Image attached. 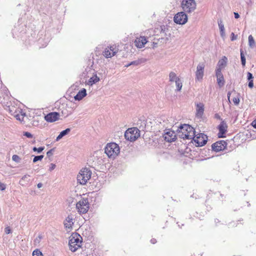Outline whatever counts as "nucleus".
<instances>
[{"mask_svg":"<svg viewBox=\"0 0 256 256\" xmlns=\"http://www.w3.org/2000/svg\"><path fill=\"white\" fill-rule=\"evenodd\" d=\"M86 90L85 88H82L78 94L74 96V98L76 100H80L86 96Z\"/></svg>","mask_w":256,"mask_h":256,"instance_id":"nucleus-20","label":"nucleus"},{"mask_svg":"<svg viewBox=\"0 0 256 256\" xmlns=\"http://www.w3.org/2000/svg\"><path fill=\"white\" fill-rule=\"evenodd\" d=\"M150 242H152V244H156V239H152V240H151Z\"/></svg>","mask_w":256,"mask_h":256,"instance_id":"nucleus-50","label":"nucleus"},{"mask_svg":"<svg viewBox=\"0 0 256 256\" xmlns=\"http://www.w3.org/2000/svg\"><path fill=\"white\" fill-rule=\"evenodd\" d=\"M247 78L248 80H252L254 78L252 74L250 72H248L247 74Z\"/></svg>","mask_w":256,"mask_h":256,"instance_id":"nucleus-41","label":"nucleus"},{"mask_svg":"<svg viewBox=\"0 0 256 256\" xmlns=\"http://www.w3.org/2000/svg\"><path fill=\"white\" fill-rule=\"evenodd\" d=\"M56 164H50V168H49V170L50 171H52V170H54L55 168H56Z\"/></svg>","mask_w":256,"mask_h":256,"instance_id":"nucleus-42","label":"nucleus"},{"mask_svg":"<svg viewBox=\"0 0 256 256\" xmlns=\"http://www.w3.org/2000/svg\"><path fill=\"white\" fill-rule=\"evenodd\" d=\"M163 138L166 141L170 142L176 140V134L173 130H168L163 134Z\"/></svg>","mask_w":256,"mask_h":256,"instance_id":"nucleus-14","label":"nucleus"},{"mask_svg":"<svg viewBox=\"0 0 256 256\" xmlns=\"http://www.w3.org/2000/svg\"><path fill=\"white\" fill-rule=\"evenodd\" d=\"M48 156H50L52 155V150H50L49 151H48L46 153Z\"/></svg>","mask_w":256,"mask_h":256,"instance_id":"nucleus-47","label":"nucleus"},{"mask_svg":"<svg viewBox=\"0 0 256 256\" xmlns=\"http://www.w3.org/2000/svg\"><path fill=\"white\" fill-rule=\"evenodd\" d=\"M138 64H139V62H138L134 61V62H131L130 64H128L126 66L128 67V66H130V65H133V64L138 65Z\"/></svg>","mask_w":256,"mask_h":256,"instance_id":"nucleus-45","label":"nucleus"},{"mask_svg":"<svg viewBox=\"0 0 256 256\" xmlns=\"http://www.w3.org/2000/svg\"><path fill=\"white\" fill-rule=\"evenodd\" d=\"M37 186L38 188H41L42 186V183H38Z\"/></svg>","mask_w":256,"mask_h":256,"instance_id":"nucleus-51","label":"nucleus"},{"mask_svg":"<svg viewBox=\"0 0 256 256\" xmlns=\"http://www.w3.org/2000/svg\"><path fill=\"white\" fill-rule=\"evenodd\" d=\"M82 239L80 236L78 234H74L70 237L68 244L72 252H75L81 246Z\"/></svg>","mask_w":256,"mask_h":256,"instance_id":"nucleus-4","label":"nucleus"},{"mask_svg":"<svg viewBox=\"0 0 256 256\" xmlns=\"http://www.w3.org/2000/svg\"><path fill=\"white\" fill-rule=\"evenodd\" d=\"M4 231H5L6 234H9L11 232V230L10 228V227L6 228Z\"/></svg>","mask_w":256,"mask_h":256,"instance_id":"nucleus-44","label":"nucleus"},{"mask_svg":"<svg viewBox=\"0 0 256 256\" xmlns=\"http://www.w3.org/2000/svg\"><path fill=\"white\" fill-rule=\"evenodd\" d=\"M205 65L204 62H200L196 67V80L198 81L202 80L204 75V68Z\"/></svg>","mask_w":256,"mask_h":256,"instance_id":"nucleus-13","label":"nucleus"},{"mask_svg":"<svg viewBox=\"0 0 256 256\" xmlns=\"http://www.w3.org/2000/svg\"><path fill=\"white\" fill-rule=\"evenodd\" d=\"M181 6L184 12L191 13L196 9V4L194 0H182Z\"/></svg>","mask_w":256,"mask_h":256,"instance_id":"nucleus-6","label":"nucleus"},{"mask_svg":"<svg viewBox=\"0 0 256 256\" xmlns=\"http://www.w3.org/2000/svg\"><path fill=\"white\" fill-rule=\"evenodd\" d=\"M75 216L72 214H68L64 222V228L67 230H70L74 222Z\"/></svg>","mask_w":256,"mask_h":256,"instance_id":"nucleus-12","label":"nucleus"},{"mask_svg":"<svg viewBox=\"0 0 256 256\" xmlns=\"http://www.w3.org/2000/svg\"><path fill=\"white\" fill-rule=\"evenodd\" d=\"M9 111L10 113L16 118L17 120L20 121H22L24 120L26 114L22 112L21 109L12 106V108H10Z\"/></svg>","mask_w":256,"mask_h":256,"instance_id":"nucleus-11","label":"nucleus"},{"mask_svg":"<svg viewBox=\"0 0 256 256\" xmlns=\"http://www.w3.org/2000/svg\"><path fill=\"white\" fill-rule=\"evenodd\" d=\"M60 114L57 112H52L46 114L45 117V120L50 122H54L60 119Z\"/></svg>","mask_w":256,"mask_h":256,"instance_id":"nucleus-15","label":"nucleus"},{"mask_svg":"<svg viewBox=\"0 0 256 256\" xmlns=\"http://www.w3.org/2000/svg\"><path fill=\"white\" fill-rule=\"evenodd\" d=\"M140 136V130L136 128H129L124 134L125 138L130 142L135 141Z\"/></svg>","mask_w":256,"mask_h":256,"instance_id":"nucleus-5","label":"nucleus"},{"mask_svg":"<svg viewBox=\"0 0 256 256\" xmlns=\"http://www.w3.org/2000/svg\"><path fill=\"white\" fill-rule=\"evenodd\" d=\"M240 58H241L242 64V66H245L246 60V58L244 57V54H243L242 50H240Z\"/></svg>","mask_w":256,"mask_h":256,"instance_id":"nucleus-30","label":"nucleus"},{"mask_svg":"<svg viewBox=\"0 0 256 256\" xmlns=\"http://www.w3.org/2000/svg\"><path fill=\"white\" fill-rule=\"evenodd\" d=\"M169 81L170 82H175L180 78L174 72H170L168 75Z\"/></svg>","mask_w":256,"mask_h":256,"instance_id":"nucleus-26","label":"nucleus"},{"mask_svg":"<svg viewBox=\"0 0 256 256\" xmlns=\"http://www.w3.org/2000/svg\"><path fill=\"white\" fill-rule=\"evenodd\" d=\"M248 86L250 88H252L254 87L253 80H249Z\"/></svg>","mask_w":256,"mask_h":256,"instance_id":"nucleus-43","label":"nucleus"},{"mask_svg":"<svg viewBox=\"0 0 256 256\" xmlns=\"http://www.w3.org/2000/svg\"><path fill=\"white\" fill-rule=\"evenodd\" d=\"M178 134L181 138L191 140L194 135V130L188 124H184L179 127Z\"/></svg>","mask_w":256,"mask_h":256,"instance_id":"nucleus-1","label":"nucleus"},{"mask_svg":"<svg viewBox=\"0 0 256 256\" xmlns=\"http://www.w3.org/2000/svg\"><path fill=\"white\" fill-rule=\"evenodd\" d=\"M44 158L43 155L35 156L33 159V162H36L38 160H41Z\"/></svg>","mask_w":256,"mask_h":256,"instance_id":"nucleus-33","label":"nucleus"},{"mask_svg":"<svg viewBox=\"0 0 256 256\" xmlns=\"http://www.w3.org/2000/svg\"><path fill=\"white\" fill-rule=\"evenodd\" d=\"M218 25L220 30V36L222 38L224 39L226 36V33L224 30V25L222 20H220L218 22Z\"/></svg>","mask_w":256,"mask_h":256,"instance_id":"nucleus-23","label":"nucleus"},{"mask_svg":"<svg viewBox=\"0 0 256 256\" xmlns=\"http://www.w3.org/2000/svg\"><path fill=\"white\" fill-rule=\"evenodd\" d=\"M204 106L202 102H198L196 104V116L198 118H202L204 112Z\"/></svg>","mask_w":256,"mask_h":256,"instance_id":"nucleus-19","label":"nucleus"},{"mask_svg":"<svg viewBox=\"0 0 256 256\" xmlns=\"http://www.w3.org/2000/svg\"><path fill=\"white\" fill-rule=\"evenodd\" d=\"M234 18H240V15L237 12H234Z\"/></svg>","mask_w":256,"mask_h":256,"instance_id":"nucleus-48","label":"nucleus"},{"mask_svg":"<svg viewBox=\"0 0 256 256\" xmlns=\"http://www.w3.org/2000/svg\"><path fill=\"white\" fill-rule=\"evenodd\" d=\"M100 78L97 76L96 74L92 76L88 81V84L92 86V84H96L100 81Z\"/></svg>","mask_w":256,"mask_h":256,"instance_id":"nucleus-24","label":"nucleus"},{"mask_svg":"<svg viewBox=\"0 0 256 256\" xmlns=\"http://www.w3.org/2000/svg\"><path fill=\"white\" fill-rule=\"evenodd\" d=\"M214 117L217 119L221 120L220 116L218 114H215Z\"/></svg>","mask_w":256,"mask_h":256,"instance_id":"nucleus-49","label":"nucleus"},{"mask_svg":"<svg viewBox=\"0 0 256 256\" xmlns=\"http://www.w3.org/2000/svg\"><path fill=\"white\" fill-rule=\"evenodd\" d=\"M42 235H39L38 237L36 238L34 240V244H39L41 240L42 239Z\"/></svg>","mask_w":256,"mask_h":256,"instance_id":"nucleus-35","label":"nucleus"},{"mask_svg":"<svg viewBox=\"0 0 256 256\" xmlns=\"http://www.w3.org/2000/svg\"><path fill=\"white\" fill-rule=\"evenodd\" d=\"M188 19V16L184 11L176 14L174 16V21L176 24L182 25L186 23Z\"/></svg>","mask_w":256,"mask_h":256,"instance_id":"nucleus-10","label":"nucleus"},{"mask_svg":"<svg viewBox=\"0 0 256 256\" xmlns=\"http://www.w3.org/2000/svg\"><path fill=\"white\" fill-rule=\"evenodd\" d=\"M30 181V176L24 175L20 180V184L22 186H26Z\"/></svg>","mask_w":256,"mask_h":256,"instance_id":"nucleus-22","label":"nucleus"},{"mask_svg":"<svg viewBox=\"0 0 256 256\" xmlns=\"http://www.w3.org/2000/svg\"><path fill=\"white\" fill-rule=\"evenodd\" d=\"M232 101L236 105H238L240 102V99L238 97H235L233 98Z\"/></svg>","mask_w":256,"mask_h":256,"instance_id":"nucleus-38","label":"nucleus"},{"mask_svg":"<svg viewBox=\"0 0 256 256\" xmlns=\"http://www.w3.org/2000/svg\"><path fill=\"white\" fill-rule=\"evenodd\" d=\"M174 82L176 84V90L180 91L182 86V83L181 79L180 78L179 79H178L177 80H176Z\"/></svg>","mask_w":256,"mask_h":256,"instance_id":"nucleus-28","label":"nucleus"},{"mask_svg":"<svg viewBox=\"0 0 256 256\" xmlns=\"http://www.w3.org/2000/svg\"><path fill=\"white\" fill-rule=\"evenodd\" d=\"M76 209L80 214H86L89 209V203L87 198L80 200L76 205Z\"/></svg>","mask_w":256,"mask_h":256,"instance_id":"nucleus-8","label":"nucleus"},{"mask_svg":"<svg viewBox=\"0 0 256 256\" xmlns=\"http://www.w3.org/2000/svg\"><path fill=\"white\" fill-rule=\"evenodd\" d=\"M118 50L116 45L108 46L102 51V56L106 58H112L118 53Z\"/></svg>","mask_w":256,"mask_h":256,"instance_id":"nucleus-9","label":"nucleus"},{"mask_svg":"<svg viewBox=\"0 0 256 256\" xmlns=\"http://www.w3.org/2000/svg\"><path fill=\"white\" fill-rule=\"evenodd\" d=\"M92 172L89 168L85 167L82 168L77 176V180L80 184H86L92 176Z\"/></svg>","mask_w":256,"mask_h":256,"instance_id":"nucleus-2","label":"nucleus"},{"mask_svg":"<svg viewBox=\"0 0 256 256\" xmlns=\"http://www.w3.org/2000/svg\"><path fill=\"white\" fill-rule=\"evenodd\" d=\"M23 134L28 138H32L33 137V136L30 132H24Z\"/></svg>","mask_w":256,"mask_h":256,"instance_id":"nucleus-37","label":"nucleus"},{"mask_svg":"<svg viewBox=\"0 0 256 256\" xmlns=\"http://www.w3.org/2000/svg\"><path fill=\"white\" fill-rule=\"evenodd\" d=\"M120 152L118 144L114 142L108 144L105 148V153L108 157L112 159L115 158Z\"/></svg>","mask_w":256,"mask_h":256,"instance_id":"nucleus-3","label":"nucleus"},{"mask_svg":"<svg viewBox=\"0 0 256 256\" xmlns=\"http://www.w3.org/2000/svg\"><path fill=\"white\" fill-rule=\"evenodd\" d=\"M227 62V58L225 56H222V58L218 62L216 68L222 69L224 68L226 65Z\"/></svg>","mask_w":256,"mask_h":256,"instance_id":"nucleus-21","label":"nucleus"},{"mask_svg":"<svg viewBox=\"0 0 256 256\" xmlns=\"http://www.w3.org/2000/svg\"><path fill=\"white\" fill-rule=\"evenodd\" d=\"M32 256H42V254L39 250L36 249L32 252Z\"/></svg>","mask_w":256,"mask_h":256,"instance_id":"nucleus-32","label":"nucleus"},{"mask_svg":"<svg viewBox=\"0 0 256 256\" xmlns=\"http://www.w3.org/2000/svg\"><path fill=\"white\" fill-rule=\"evenodd\" d=\"M226 146V143L223 140L218 142L212 144V148L214 151L219 152L224 150Z\"/></svg>","mask_w":256,"mask_h":256,"instance_id":"nucleus-17","label":"nucleus"},{"mask_svg":"<svg viewBox=\"0 0 256 256\" xmlns=\"http://www.w3.org/2000/svg\"><path fill=\"white\" fill-rule=\"evenodd\" d=\"M32 150L34 152H37L38 153H40L44 150V147H40L38 148L34 147Z\"/></svg>","mask_w":256,"mask_h":256,"instance_id":"nucleus-34","label":"nucleus"},{"mask_svg":"<svg viewBox=\"0 0 256 256\" xmlns=\"http://www.w3.org/2000/svg\"><path fill=\"white\" fill-rule=\"evenodd\" d=\"M222 68H216V77H220L223 76L222 73Z\"/></svg>","mask_w":256,"mask_h":256,"instance_id":"nucleus-31","label":"nucleus"},{"mask_svg":"<svg viewBox=\"0 0 256 256\" xmlns=\"http://www.w3.org/2000/svg\"><path fill=\"white\" fill-rule=\"evenodd\" d=\"M248 40L249 46L251 48H254L256 46V42L253 36L252 35H250L248 36Z\"/></svg>","mask_w":256,"mask_h":256,"instance_id":"nucleus-27","label":"nucleus"},{"mask_svg":"<svg viewBox=\"0 0 256 256\" xmlns=\"http://www.w3.org/2000/svg\"><path fill=\"white\" fill-rule=\"evenodd\" d=\"M194 140V144L196 146H202L206 144L208 141V137L206 135L202 133H198L196 134L194 131V135L192 138Z\"/></svg>","mask_w":256,"mask_h":256,"instance_id":"nucleus-7","label":"nucleus"},{"mask_svg":"<svg viewBox=\"0 0 256 256\" xmlns=\"http://www.w3.org/2000/svg\"><path fill=\"white\" fill-rule=\"evenodd\" d=\"M217 78V82L218 86L221 87L224 84V80L223 76L216 77Z\"/></svg>","mask_w":256,"mask_h":256,"instance_id":"nucleus-29","label":"nucleus"},{"mask_svg":"<svg viewBox=\"0 0 256 256\" xmlns=\"http://www.w3.org/2000/svg\"><path fill=\"white\" fill-rule=\"evenodd\" d=\"M6 188V184L0 182V190H4Z\"/></svg>","mask_w":256,"mask_h":256,"instance_id":"nucleus-39","label":"nucleus"},{"mask_svg":"<svg viewBox=\"0 0 256 256\" xmlns=\"http://www.w3.org/2000/svg\"><path fill=\"white\" fill-rule=\"evenodd\" d=\"M230 92H228V100H230Z\"/></svg>","mask_w":256,"mask_h":256,"instance_id":"nucleus-52","label":"nucleus"},{"mask_svg":"<svg viewBox=\"0 0 256 256\" xmlns=\"http://www.w3.org/2000/svg\"><path fill=\"white\" fill-rule=\"evenodd\" d=\"M148 40L144 36H140L136 38L134 42V46L138 48H141L144 46Z\"/></svg>","mask_w":256,"mask_h":256,"instance_id":"nucleus-16","label":"nucleus"},{"mask_svg":"<svg viewBox=\"0 0 256 256\" xmlns=\"http://www.w3.org/2000/svg\"><path fill=\"white\" fill-rule=\"evenodd\" d=\"M12 160L14 161L18 162L20 160V157L14 154V155L12 156Z\"/></svg>","mask_w":256,"mask_h":256,"instance_id":"nucleus-36","label":"nucleus"},{"mask_svg":"<svg viewBox=\"0 0 256 256\" xmlns=\"http://www.w3.org/2000/svg\"><path fill=\"white\" fill-rule=\"evenodd\" d=\"M70 132V128H68L64 130L61 132L58 136L56 137V140L58 141L62 138L64 136L68 134Z\"/></svg>","mask_w":256,"mask_h":256,"instance_id":"nucleus-25","label":"nucleus"},{"mask_svg":"<svg viewBox=\"0 0 256 256\" xmlns=\"http://www.w3.org/2000/svg\"><path fill=\"white\" fill-rule=\"evenodd\" d=\"M228 126L224 121H222L218 126L219 132L218 133V136L219 138L224 137V134L227 131Z\"/></svg>","mask_w":256,"mask_h":256,"instance_id":"nucleus-18","label":"nucleus"},{"mask_svg":"<svg viewBox=\"0 0 256 256\" xmlns=\"http://www.w3.org/2000/svg\"><path fill=\"white\" fill-rule=\"evenodd\" d=\"M252 125L254 128H256V119L252 122Z\"/></svg>","mask_w":256,"mask_h":256,"instance_id":"nucleus-46","label":"nucleus"},{"mask_svg":"<svg viewBox=\"0 0 256 256\" xmlns=\"http://www.w3.org/2000/svg\"><path fill=\"white\" fill-rule=\"evenodd\" d=\"M237 36H238L237 35H235L234 32H232L231 34V36H230L231 40L234 41V40H236Z\"/></svg>","mask_w":256,"mask_h":256,"instance_id":"nucleus-40","label":"nucleus"}]
</instances>
